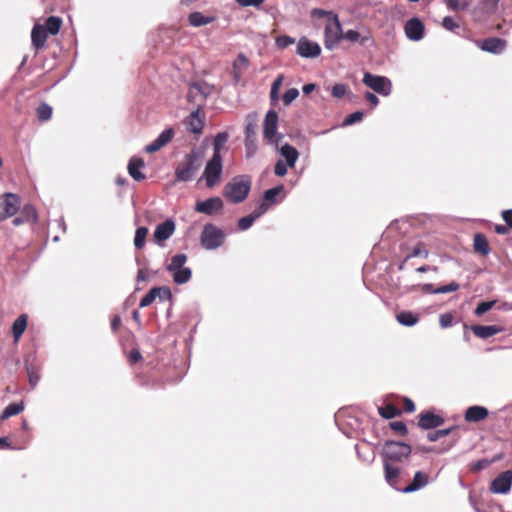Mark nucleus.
Listing matches in <instances>:
<instances>
[{"instance_id": "31", "label": "nucleus", "mask_w": 512, "mask_h": 512, "mask_svg": "<svg viewBox=\"0 0 512 512\" xmlns=\"http://www.w3.org/2000/svg\"><path fill=\"white\" fill-rule=\"evenodd\" d=\"M378 413L380 414L381 417L385 419H392L394 417L400 416L401 410L398 409L393 404L389 403L386 404L385 406L379 407Z\"/></svg>"}, {"instance_id": "60", "label": "nucleus", "mask_w": 512, "mask_h": 512, "mask_svg": "<svg viewBox=\"0 0 512 512\" xmlns=\"http://www.w3.org/2000/svg\"><path fill=\"white\" fill-rule=\"evenodd\" d=\"M254 221L255 220L253 219V217L251 215L242 217L238 221V227L240 230H243V231L247 230L253 225Z\"/></svg>"}, {"instance_id": "25", "label": "nucleus", "mask_w": 512, "mask_h": 512, "mask_svg": "<svg viewBox=\"0 0 512 512\" xmlns=\"http://www.w3.org/2000/svg\"><path fill=\"white\" fill-rule=\"evenodd\" d=\"M428 484V475L418 471L415 473L412 482L406 486L402 491L404 493H411L421 489Z\"/></svg>"}, {"instance_id": "5", "label": "nucleus", "mask_w": 512, "mask_h": 512, "mask_svg": "<svg viewBox=\"0 0 512 512\" xmlns=\"http://www.w3.org/2000/svg\"><path fill=\"white\" fill-rule=\"evenodd\" d=\"M342 26L337 16H330V20H326L324 29V45L328 50H334L342 40Z\"/></svg>"}, {"instance_id": "9", "label": "nucleus", "mask_w": 512, "mask_h": 512, "mask_svg": "<svg viewBox=\"0 0 512 512\" xmlns=\"http://www.w3.org/2000/svg\"><path fill=\"white\" fill-rule=\"evenodd\" d=\"M20 198L13 193H5L0 197V222L17 213L20 208Z\"/></svg>"}, {"instance_id": "21", "label": "nucleus", "mask_w": 512, "mask_h": 512, "mask_svg": "<svg viewBox=\"0 0 512 512\" xmlns=\"http://www.w3.org/2000/svg\"><path fill=\"white\" fill-rule=\"evenodd\" d=\"M145 163L143 159L139 157H132L128 163V173L135 181H142L145 179V175L141 172Z\"/></svg>"}, {"instance_id": "43", "label": "nucleus", "mask_w": 512, "mask_h": 512, "mask_svg": "<svg viewBox=\"0 0 512 512\" xmlns=\"http://www.w3.org/2000/svg\"><path fill=\"white\" fill-rule=\"evenodd\" d=\"M284 189V187L282 185H279L277 187H274V188H271V189H268L265 191L264 193V201L265 202H272L274 203L276 200V196L282 192Z\"/></svg>"}, {"instance_id": "35", "label": "nucleus", "mask_w": 512, "mask_h": 512, "mask_svg": "<svg viewBox=\"0 0 512 512\" xmlns=\"http://www.w3.org/2000/svg\"><path fill=\"white\" fill-rule=\"evenodd\" d=\"M500 0H482L478 5V10L486 15H491L496 12Z\"/></svg>"}, {"instance_id": "46", "label": "nucleus", "mask_w": 512, "mask_h": 512, "mask_svg": "<svg viewBox=\"0 0 512 512\" xmlns=\"http://www.w3.org/2000/svg\"><path fill=\"white\" fill-rule=\"evenodd\" d=\"M299 96L297 88L288 89L283 95V102L286 106L290 105Z\"/></svg>"}, {"instance_id": "10", "label": "nucleus", "mask_w": 512, "mask_h": 512, "mask_svg": "<svg viewBox=\"0 0 512 512\" xmlns=\"http://www.w3.org/2000/svg\"><path fill=\"white\" fill-rule=\"evenodd\" d=\"M278 115L274 110H269L264 119L263 134L264 137L271 143H278L281 138L277 135Z\"/></svg>"}, {"instance_id": "36", "label": "nucleus", "mask_w": 512, "mask_h": 512, "mask_svg": "<svg viewBox=\"0 0 512 512\" xmlns=\"http://www.w3.org/2000/svg\"><path fill=\"white\" fill-rule=\"evenodd\" d=\"M61 23L60 18L51 16L46 20L43 26L49 34L56 35L60 30Z\"/></svg>"}, {"instance_id": "64", "label": "nucleus", "mask_w": 512, "mask_h": 512, "mask_svg": "<svg viewBox=\"0 0 512 512\" xmlns=\"http://www.w3.org/2000/svg\"><path fill=\"white\" fill-rule=\"evenodd\" d=\"M502 216L506 224L512 228V209L504 211Z\"/></svg>"}, {"instance_id": "52", "label": "nucleus", "mask_w": 512, "mask_h": 512, "mask_svg": "<svg viewBox=\"0 0 512 512\" xmlns=\"http://www.w3.org/2000/svg\"><path fill=\"white\" fill-rule=\"evenodd\" d=\"M414 257H424V258H427L428 257V251L426 249H424L421 244H419L416 247H414V249L412 250L411 254H409L405 258V261H407L410 258H414Z\"/></svg>"}, {"instance_id": "39", "label": "nucleus", "mask_w": 512, "mask_h": 512, "mask_svg": "<svg viewBox=\"0 0 512 512\" xmlns=\"http://www.w3.org/2000/svg\"><path fill=\"white\" fill-rule=\"evenodd\" d=\"M457 427L454 426V427H450V428H446V429H441V430H436V431H433V432H429L427 434V439L430 441V442H435L437 440H439L440 438L442 437H445V436H448L449 434H451L453 432V430H455Z\"/></svg>"}, {"instance_id": "14", "label": "nucleus", "mask_w": 512, "mask_h": 512, "mask_svg": "<svg viewBox=\"0 0 512 512\" xmlns=\"http://www.w3.org/2000/svg\"><path fill=\"white\" fill-rule=\"evenodd\" d=\"M418 417V426L424 430L437 428L441 426L445 421L442 416L434 414L430 411L422 412Z\"/></svg>"}, {"instance_id": "22", "label": "nucleus", "mask_w": 512, "mask_h": 512, "mask_svg": "<svg viewBox=\"0 0 512 512\" xmlns=\"http://www.w3.org/2000/svg\"><path fill=\"white\" fill-rule=\"evenodd\" d=\"M48 32L43 25H35L31 32L32 44L36 49L44 47Z\"/></svg>"}, {"instance_id": "23", "label": "nucleus", "mask_w": 512, "mask_h": 512, "mask_svg": "<svg viewBox=\"0 0 512 512\" xmlns=\"http://www.w3.org/2000/svg\"><path fill=\"white\" fill-rule=\"evenodd\" d=\"M472 332L479 338L486 339L502 331V328L496 325H474L471 327Z\"/></svg>"}, {"instance_id": "62", "label": "nucleus", "mask_w": 512, "mask_h": 512, "mask_svg": "<svg viewBox=\"0 0 512 512\" xmlns=\"http://www.w3.org/2000/svg\"><path fill=\"white\" fill-rule=\"evenodd\" d=\"M269 205L266 202H262L250 215L254 220L261 217L263 214L267 212Z\"/></svg>"}, {"instance_id": "44", "label": "nucleus", "mask_w": 512, "mask_h": 512, "mask_svg": "<svg viewBox=\"0 0 512 512\" xmlns=\"http://www.w3.org/2000/svg\"><path fill=\"white\" fill-rule=\"evenodd\" d=\"M156 290V296L160 301H167L172 298V293L169 287L167 286H160V287H154Z\"/></svg>"}, {"instance_id": "45", "label": "nucleus", "mask_w": 512, "mask_h": 512, "mask_svg": "<svg viewBox=\"0 0 512 512\" xmlns=\"http://www.w3.org/2000/svg\"><path fill=\"white\" fill-rule=\"evenodd\" d=\"M495 303H496L495 300L494 301H484V302L479 303L475 309V314L477 316L483 315L484 313H486L487 311L492 309L493 306L495 305Z\"/></svg>"}, {"instance_id": "7", "label": "nucleus", "mask_w": 512, "mask_h": 512, "mask_svg": "<svg viewBox=\"0 0 512 512\" xmlns=\"http://www.w3.org/2000/svg\"><path fill=\"white\" fill-rule=\"evenodd\" d=\"M412 452L411 446L404 442L386 441L383 446V456L386 460L402 461Z\"/></svg>"}, {"instance_id": "61", "label": "nucleus", "mask_w": 512, "mask_h": 512, "mask_svg": "<svg viewBox=\"0 0 512 512\" xmlns=\"http://www.w3.org/2000/svg\"><path fill=\"white\" fill-rule=\"evenodd\" d=\"M287 167H289L287 163H284L282 160H278L275 164L274 173L279 177H283L287 173Z\"/></svg>"}, {"instance_id": "16", "label": "nucleus", "mask_w": 512, "mask_h": 512, "mask_svg": "<svg viewBox=\"0 0 512 512\" xmlns=\"http://www.w3.org/2000/svg\"><path fill=\"white\" fill-rule=\"evenodd\" d=\"M174 135V131L172 129H166L162 131L159 136L150 144L145 146L144 150L147 153H155L164 147L167 143H169Z\"/></svg>"}, {"instance_id": "28", "label": "nucleus", "mask_w": 512, "mask_h": 512, "mask_svg": "<svg viewBox=\"0 0 512 512\" xmlns=\"http://www.w3.org/2000/svg\"><path fill=\"white\" fill-rule=\"evenodd\" d=\"M28 317L25 314L20 315L12 325L14 340L18 341L27 327Z\"/></svg>"}, {"instance_id": "30", "label": "nucleus", "mask_w": 512, "mask_h": 512, "mask_svg": "<svg viewBox=\"0 0 512 512\" xmlns=\"http://www.w3.org/2000/svg\"><path fill=\"white\" fill-rule=\"evenodd\" d=\"M397 321L404 326L411 327L418 322V317L412 312L403 311L396 315Z\"/></svg>"}, {"instance_id": "18", "label": "nucleus", "mask_w": 512, "mask_h": 512, "mask_svg": "<svg viewBox=\"0 0 512 512\" xmlns=\"http://www.w3.org/2000/svg\"><path fill=\"white\" fill-rule=\"evenodd\" d=\"M488 415L489 411L487 408L483 406L474 405L467 408L464 414V419L466 422L476 423L486 419Z\"/></svg>"}, {"instance_id": "56", "label": "nucleus", "mask_w": 512, "mask_h": 512, "mask_svg": "<svg viewBox=\"0 0 512 512\" xmlns=\"http://www.w3.org/2000/svg\"><path fill=\"white\" fill-rule=\"evenodd\" d=\"M294 42H295V39L290 36H287V35L279 36L276 39V45L282 49L287 48L288 46L294 44Z\"/></svg>"}, {"instance_id": "50", "label": "nucleus", "mask_w": 512, "mask_h": 512, "mask_svg": "<svg viewBox=\"0 0 512 512\" xmlns=\"http://www.w3.org/2000/svg\"><path fill=\"white\" fill-rule=\"evenodd\" d=\"M245 134H246L245 145L249 149L250 148V139H253V137L256 134V124L252 123V122L247 123V125L245 127Z\"/></svg>"}, {"instance_id": "48", "label": "nucleus", "mask_w": 512, "mask_h": 512, "mask_svg": "<svg viewBox=\"0 0 512 512\" xmlns=\"http://www.w3.org/2000/svg\"><path fill=\"white\" fill-rule=\"evenodd\" d=\"M249 65L248 58L240 53L237 56V59L233 62V69L245 70Z\"/></svg>"}, {"instance_id": "53", "label": "nucleus", "mask_w": 512, "mask_h": 512, "mask_svg": "<svg viewBox=\"0 0 512 512\" xmlns=\"http://www.w3.org/2000/svg\"><path fill=\"white\" fill-rule=\"evenodd\" d=\"M363 115L364 114L362 111H356V112L350 114L349 116H347L345 118L344 125L348 126V125H352L357 122H360L363 119Z\"/></svg>"}, {"instance_id": "38", "label": "nucleus", "mask_w": 512, "mask_h": 512, "mask_svg": "<svg viewBox=\"0 0 512 512\" xmlns=\"http://www.w3.org/2000/svg\"><path fill=\"white\" fill-rule=\"evenodd\" d=\"M189 22L192 26L199 27L210 23L211 19L204 17L200 12H193L189 16Z\"/></svg>"}, {"instance_id": "11", "label": "nucleus", "mask_w": 512, "mask_h": 512, "mask_svg": "<svg viewBox=\"0 0 512 512\" xmlns=\"http://www.w3.org/2000/svg\"><path fill=\"white\" fill-rule=\"evenodd\" d=\"M194 209L198 213L211 216L223 209V201L220 197H211L204 201L196 202Z\"/></svg>"}, {"instance_id": "47", "label": "nucleus", "mask_w": 512, "mask_h": 512, "mask_svg": "<svg viewBox=\"0 0 512 512\" xmlns=\"http://www.w3.org/2000/svg\"><path fill=\"white\" fill-rule=\"evenodd\" d=\"M22 217L26 222L33 221L35 222L37 219V213L33 206H25L23 208Z\"/></svg>"}, {"instance_id": "19", "label": "nucleus", "mask_w": 512, "mask_h": 512, "mask_svg": "<svg viewBox=\"0 0 512 512\" xmlns=\"http://www.w3.org/2000/svg\"><path fill=\"white\" fill-rule=\"evenodd\" d=\"M175 230V224L172 220H166L165 222L157 225L154 230V239L157 243L167 240L172 236Z\"/></svg>"}, {"instance_id": "59", "label": "nucleus", "mask_w": 512, "mask_h": 512, "mask_svg": "<svg viewBox=\"0 0 512 512\" xmlns=\"http://www.w3.org/2000/svg\"><path fill=\"white\" fill-rule=\"evenodd\" d=\"M311 16L313 18H325L326 20H330V16H337V14L333 13L332 11H326L323 9H313Z\"/></svg>"}, {"instance_id": "6", "label": "nucleus", "mask_w": 512, "mask_h": 512, "mask_svg": "<svg viewBox=\"0 0 512 512\" xmlns=\"http://www.w3.org/2000/svg\"><path fill=\"white\" fill-rule=\"evenodd\" d=\"M225 239L223 231L213 224H206L201 233V245L207 250L220 247Z\"/></svg>"}, {"instance_id": "8", "label": "nucleus", "mask_w": 512, "mask_h": 512, "mask_svg": "<svg viewBox=\"0 0 512 512\" xmlns=\"http://www.w3.org/2000/svg\"><path fill=\"white\" fill-rule=\"evenodd\" d=\"M363 83L376 93L388 96L392 91V83L385 76L373 75L369 72L364 73Z\"/></svg>"}, {"instance_id": "27", "label": "nucleus", "mask_w": 512, "mask_h": 512, "mask_svg": "<svg viewBox=\"0 0 512 512\" xmlns=\"http://www.w3.org/2000/svg\"><path fill=\"white\" fill-rule=\"evenodd\" d=\"M342 39L349 42H359L361 45H365L366 42L371 40V37L369 33L361 34L356 30H347L346 32H343Z\"/></svg>"}, {"instance_id": "42", "label": "nucleus", "mask_w": 512, "mask_h": 512, "mask_svg": "<svg viewBox=\"0 0 512 512\" xmlns=\"http://www.w3.org/2000/svg\"><path fill=\"white\" fill-rule=\"evenodd\" d=\"M442 1L445 3L447 8L452 11H457L460 9L466 10L470 5L469 2L460 3L459 0H442Z\"/></svg>"}, {"instance_id": "12", "label": "nucleus", "mask_w": 512, "mask_h": 512, "mask_svg": "<svg viewBox=\"0 0 512 512\" xmlns=\"http://www.w3.org/2000/svg\"><path fill=\"white\" fill-rule=\"evenodd\" d=\"M321 53V47L317 42L310 41L306 37L299 39L297 44V54L303 58H315Z\"/></svg>"}, {"instance_id": "13", "label": "nucleus", "mask_w": 512, "mask_h": 512, "mask_svg": "<svg viewBox=\"0 0 512 512\" xmlns=\"http://www.w3.org/2000/svg\"><path fill=\"white\" fill-rule=\"evenodd\" d=\"M512 485V471L507 470L498 475L491 483L490 490L493 493H507Z\"/></svg>"}, {"instance_id": "29", "label": "nucleus", "mask_w": 512, "mask_h": 512, "mask_svg": "<svg viewBox=\"0 0 512 512\" xmlns=\"http://www.w3.org/2000/svg\"><path fill=\"white\" fill-rule=\"evenodd\" d=\"M24 410L23 402L9 404L0 415V420L4 421L12 416L20 414Z\"/></svg>"}, {"instance_id": "55", "label": "nucleus", "mask_w": 512, "mask_h": 512, "mask_svg": "<svg viewBox=\"0 0 512 512\" xmlns=\"http://www.w3.org/2000/svg\"><path fill=\"white\" fill-rule=\"evenodd\" d=\"M389 426L393 431H395L401 435H406L408 433V429H407L405 423L402 421L390 422Z\"/></svg>"}, {"instance_id": "57", "label": "nucleus", "mask_w": 512, "mask_h": 512, "mask_svg": "<svg viewBox=\"0 0 512 512\" xmlns=\"http://www.w3.org/2000/svg\"><path fill=\"white\" fill-rule=\"evenodd\" d=\"M442 26L448 31H454L459 28V24L450 16H446L442 20Z\"/></svg>"}, {"instance_id": "2", "label": "nucleus", "mask_w": 512, "mask_h": 512, "mask_svg": "<svg viewBox=\"0 0 512 512\" xmlns=\"http://www.w3.org/2000/svg\"><path fill=\"white\" fill-rule=\"evenodd\" d=\"M203 154L199 150H192L184 160L177 166L175 177L178 181H191L202 165Z\"/></svg>"}, {"instance_id": "1", "label": "nucleus", "mask_w": 512, "mask_h": 512, "mask_svg": "<svg viewBox=\"0 0 512 512\" xmlns=\"http://www.w3.org/2000/svg\"><path fill=\"white\" fill-rule=\"evenodd\" d=\"M251 190V179L247 175L233 177L224 187L223 195L231 203L243 202Z\"/></svg>"}, {"instance_id": "17", "label": "nucleus", "mask_w": 512, "mask_h": 512, "mask_svg": "<svg viewBox=\"0 0 512 512\" xmlns=\"http://www.w3.org/2000/svg\"><path fill=\"white\" fill-rule=\"evenodd\" d=\"M476 43L483 51L493 54H500L506 48V41L500 38H487Z\"/></svg>"}, {"instance_id": "51", "label": "nucleus", "mask_w": 512, "mask_h": 512, "mask_svg": "<svg viewBox=\"0 0 512 512\" xmlns=\"http://www.w3.org/2000/svg\"><path fill=\"white\" fill-rule=\"evenodd\" d=\"M492 464V461H489L488 459H480L474 463L471 464L470 470L472 472H479L483 469H486Z\"/></svg>"}, {"instance_id": "20", "label": "nucleus", "mask_w": 512, "mask_h": 512, "mask_svg": "<svg viewBox=\"0 0 512 512\" xmlns=\"http://www.w3.org/2000/svg\"><path fill=\"white\" fill-rule=\"evenodd\" d=\"M185 126L188 131L194 134L202 132L204 121L200 117L199 110L193 111L185 120Z\"/></svg>"}, {"instance_id": "41", "label": "nucleus", "mask_w": 512, "mask_h": 512, "mask_svg": "<svg viewBox=\"0 0 512 512\" xmlns=\"http://www.w3.org/2000/svg\"><path fill=\"white\" fill-rule=\"evenodd\" d=\"M283 75H279L273 82L270 91V98L272 101H276L279 98V90L283 83Z\"/></svg>"}, {"instance_id": "3", "label": "nucleus", "mask_w": 512, "mask_h": 512, "mask_svg": "<svg viewBox=\"0 0 512 512\" xmlns=\"http://www.w3.org/2000/svg\"><path fill=\"white\" fill-rule=\"evenodd\" d=\"M187 256L183 253L174 255L167 266V270L172 274L173 280L177 284L187 283L192 276V271L185 266Z\"/></svg>"}, {"instance_id": "26", "label": "nucleus", "mask_w": 512, "mask_h": 512, "mask_svg": "<svg viewBox=\"0 0 512 512\" xmlns=\"http://www.w3.org/2000/svg\"><path fill=\"white\" fill-rule=\"evenodd\" d=\"M280 154L285 158L287 165L293 168L299 158L298 151L290 144H284L280 148Z\"/></svg>"}, {"instance_id": "33", "label": "nucleus", "mask_w": 512, "mask_h": 512, "mask_svg": "<svg viewBox=\"0 0 512 512\" xmlns=\"http://www.w3.org/2000/svg\"><path fill=\"white\" fill-rule=\"evenodd\" d=\"M229 135L227 132L218 133L213 141V155H221L225 143L228 141Z\"/></svg>"}, {"instance_id": "54", "label": "nucleus", "mask_w": 512, "mask_h": 512, "mask_svg": "<svg viewBox=\"0 0 512 512\" xmlns=\"http://www.w3.org/2000/svg\"><path fill=\"white\" fill-rule=\"evenodd\" d=\"M331 93H332L333 97H335V98H342L347 93V86L344 84H340V83L335 84L331 89Z\"/></svg>"}, {"instance_id": "15", "label": "nucleus", "mask_w": 512, "mask_h": 512, "mask_svg": "<svg viewBox=\"0 0 512 512\" xmlns=\"http://www.w3.org/2000/svg\"><path fill=\"white\" fill-rule=\"evenodd\" d=\"M405 34L408 39L419 41L424 36V25L418 18H412L405 24Z\"/></svg>"}, {"instance_id": "24", "label": "nucleus", "mask_w": 512, "mask_h": 512, "mask_svg": "<svg viewBox=\"0 0 512 512\" xmlns=\"http://www.w3.org/2000/svg\"><path fill=\"white\" fill-rule=\"evenodd\" d=\"M35 359H26V371L31 388H35L40 380V366L35 363Z\"/></svg>"}, {"instance_id": "34", "label": "nucleus", "mask_w": 512, "mask_h": 512, "mask_svg": "<svg viewBox=\"0 0 512 512\" xmlns=\"http://www.w3.org/2000/svg\"><path fill=\"white\" fill-rule=\"evenodd\" d=\"M474 249L477 252L487 255L490 251L489 244L486 237L482 234H476L474 236Z\"/></svg>"}, {"instance_id": "63", "label": "nucleus", "mask_w": 512, "mask_h": 512, "mask_svg": "<svg viewBox=\"0 0 512 512\" xmlns=\"http://www.w3.org/2000/svg\"><path fill=\"white\" fill-rule=\"evenodd\" d=\"M236 2L243 7H260L264 0H236Z\"/></svg>"}, {"instance_id": "49", "label": "nucleus", "mask_w": 512, "mask_h": 512, "mask_svg": "<svg viewBox=\"0 0 512 512\" xmlns=\"http://www.w3.org/2000/svg\"><path fill=\"white\" fill-rule=\"evenodd\" d=\"M156 298L157 296L155 288L150 289V291L141 299L140 307L144 308L149 306L155 301Z\"/></svg>"}, {"instance_id": "58", "label": "nucleus", "mask_w": 512, "mask_h": 512, "mask_svg": "<svg viewBox=\"0 0 512 512\" xmlns=\"http://www.w3.org/2000/svg\"><path fill=\"white\" fill-rule=\"evenodd\" d=\"M459 285L455 282H452L448 285L441 286L433 291L434 294H444L449 292H454L458 290Z\"/></svg>"}, {"instance_id": "40", "label": "nucleus", "mask_w": 512, "mask_h": 512, "mask_svg": "<svg viewBox=\"0 0 512 512\" xmlns=\"http://www.w3.org/2000/svg\"><path fill=\"white\" fill-rule=\"evenodd\" d=\"M51 115H52V108L48 104L42 103L37 108V116H38L39 120L47 121L51 118Z\"/></svg>"}, {"instance_id": "4", "label": "nucleus", "mask_w": 512, "mask_h": 512, "mask_svg": "<svg viewBox=\"0 0 512 512\" xmlns=\"http://www.w3.org/2000/svg\"><path fill=\"white\" fill-rule=\"evenodd\" d=\"M223 161L221 155H213L206 163L202 178L205 180L207 188L216 186L222 176Z\"/></svg>"}, {"instance_id": "32", "label": "nucleus", "mask_w": 512, "mask_h": 512, "mask_svg": "<svg viewBox=\"0 0 512 512\" xmlns=\"http://www.w3.org/2000/svg\"><path fill=\"white\" fill-rule=\"evenodd\" d=\"M384 470H385V479L386 481L394 486L396 483V480L400 474V469L398 467L390 465L387 461L384 463Z\"/></svg>"}, {"instance_id": "37", "label": "nucleus", "mask_w": 512, "mask_h": 512, "mask_svg": "<svg viewBox=\"0 0 512 512\" xmlns=\"http://www.w3.org/2000/svg\"><path fill=\"white\" fill-rule=\"evenodd\" d=\"M147 234L148 229L146 227L137 228L134 237V245L137 249H141L144 247Z\"/></svg>"}]
</instances>
